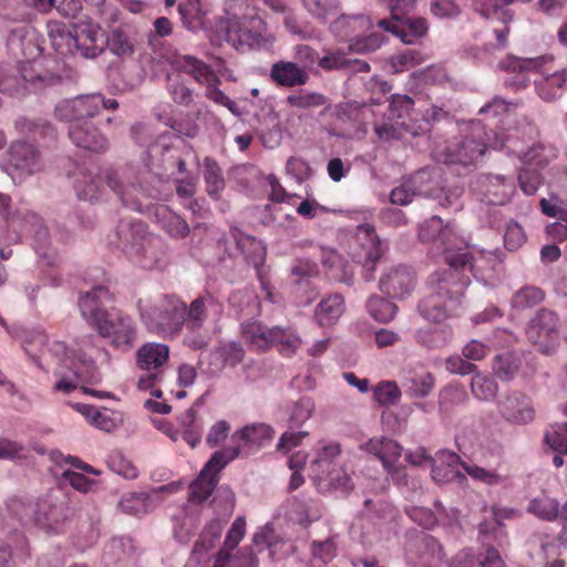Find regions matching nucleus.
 I'll return each instance as SVG.
<instances>
[{"label":"nucleus","instance_id":"8fccbe9b","mask_svg":"<svg viewBox=\"0 0 567 567\" xmlns=\"http://www.w3.org/2000/svg\"><path fill=\"white\" fill-rule=\"evenodd\" d=\"M315 402L309 396H302L287 406L289 427H300L313 414Z\"/></svg>","mask_w":567,"mask_h":567},{"label":"nucleus","instance_id":"6ab92c4d","mask_svg":"<svg viewBox=\"0 0 567 567\" xmlns=\"http://www.w3.org/2000/svg\"><path fill=\"white\" fill-rule=\"evenodd\" d=\"M102 94L81 95L71 100L61 101L55 106L59 118L72 123L87 122L86 118L96 115L102 106Z\"/></svg>","mask_w":567,"mask_h":567},{"label":"nucleus","instance_id":"a878e982","mask_svg":"<svg viewBox=\"0 0 567 567\" xmlns=\"http://www.w3.org/2000/svg\"><path fill=\"white\" fill-rule=\"evenodd\" d=\"M403 391L410 399L427 398L435 388V377L424 368L404 370L401 378Z\"/></svg>","mask_w":567,"mask_h":567},{"label":"nucleus","instance_id":"473e14b6","mask_svg":"<svg viewBox=\"0 0 567 567\" xmlns=\"http://www.w3.org/2000/svg\"><path fill=\"white\" fill-rule=\"evenodd\" d=\"M451 567H506L499 553L489 544L484 551L474 555L472 549L458 551L451 563Z\"/></svg>","mask_w":567,"mask_h":567},{"label":"nucleus","instance_id":"ea45409f","mask_svg":"<svg viewBox=\"0 0 567 567\" xmlns=\"http://www.w3.org/2000/svg\"><path fill=\"white\" fill-rule=\"evenodd\" d=\"M514 515L513 509L507 508H494L493 509V520L492 522H483L480 524V535L482 537V543H488L493 540L497 545H503V540L506 537L503 525L501 524L502 519L509 518Z\"/></svg>","mask_w":567,"mask_h":567},{"label":"nucleus","instance_id":"58836bf2","mask_svg":"<svg viewBox=\"0 0 567 567\" xmlns=\"http://www.w3.org/2000/svg\"><path fill=\"white\" fill-rule=\"evenodd\" d=\"M315 484L318 488L333 489L341 493H348L354 487L351 474L343 462L328 471L322 478L316 480Z\"/></svg>","mask_w":567,"mask_h":567},{"label":"nucleus","instance_id":"f8f14e48","mask_svg":"<svg viewBox=\"0 0 567 567\" xmlns=\"http://www.w3.org/2000/svg\"><path fill=\"white\" fill-rule=\"evenodd\" d=\"M239 445L216 451L207 461L196 481L190 485V499L203 502L208 498L218 482L216 474L220 472L230 461L239 456Z\"/></svg>","mask_w":567,"mask_h":567},{"label":"nucleus","instance_id":"4d7b16f0","mask_svg":"<svg viewBox=\"0 0 567 567\" xmlns=\"http://www.w3.org/2000/svg\"><path fill=\"white\" fill-rule=\"evenodd\" d=\"M402 390L395 381L383 380L373 389V398L380 405H396L400 402Z\"/></svg>","mask_w":567,"mask_h":567},{"label":"nucleus","instance_id":"e433bc0d","mask_svg":"<svg viewBox=\"0 0 567 567\" xmlns=\"http://www.w3.org/2000/svg\"><path fill=\"white\" fill-rule=\"evenodd\" d=\"M460 457L453 452L442 451L437 454L432 465V477L437 483H449L463 475L458 471L462 465Z\"/></svg>","mask_w":567,"mask_h":567},{"label":"nucleus","instance_id":"393cba45","mask_svg":"<svg viewBox=\"0 0 567 567\" xmlns=\"http://www.w3.org/2000/svg\"><path fill=\"white\" fill-rule=\"evenodd\" d=\"M527 511L545 520H554L559 517L563 523L559 539L567 544V502L560 507L555 498L542 495L529 502Z\"/></svg>","mask_w":567,"mask_h":567},{"label":"nucleus","instance_id":"f3484780","mask_svg":"<svg viewBox=\"0 0 567 567\" xmlns=\"http://www.w3.org/2000/svg\"><path fill=\"white\" fill-rule=\"evenodd\" d=\"M146 226L141 220L122 219L115 229V239L111 240L130 258H138L145 252Z\"/></svg>","mask_w":567,"mask_h":567},{"label":"nucleus","instance_id":"7c9ffc66","mask_svg":"<svg viewBox=\"0 0 567 567\" xmlns=\"http://www.w3.org/2000/svg\"><path fill=\"white\" fill-rule=\"evenodd\" d=\"M69 136L78 147L84 150L102 152L107 147L106 137L90 122L70 124Z\"/></svg>","mask_w":567,"mask_h":567},{"label":"nucleus","instance_id":"9d476101","mask_svg":"<svg viewBox=\"0 0 567 567\" xmlns=\"http://www.w3.org/2000/svg\"><path fill=\"white\" fill-rule=\"evenodd\" d=\"M372 27V21L363 14L339 16L331 24L330 30L340 39H350L349 50L354 53H369L382 45V38L378 34L355 37L357 32H363Z\"/></svg>","mask_w":567,"mask_h":567},{"label":"nucleus","instance_id":"f704fd0d","mask_svg":"<svg viewBox=\"0 0 567 567\" xmlns=\"http://www.w3.org/2000/svg\"><path fill=\"white\" fill-rule=\"evenodd\" d=\"M174 68L179 71L189 74L196 82L203 85L208 83L218 82L213 69L192 55H181L175 58L173 62Z\"/></svg>","mask_w":567,"mask_h":567},{"label":"nucleus","instance_id":"423d86ee","mask_svg":"<svg viewBox=\"0 0 567 567\" xmlns=\"http://www.w3.org/2000/svg\"><path fill=\"white\" fill-rule=\"evenodd\" d=\"M11 511L19 516L23 524L33 522L48 533L62 532L70 517L68 501L61 492L52 493L37 504L13 502Z\"/></svg>","mask_w":567,"mask_h":567},{"label":"nucleus","instance_id":"774afa93","mask_svg":"<svg viewBox=\"0 0 567 567\" xmlns=\"http://www.w3.org/2000/svg\"><path fill=\"white\" fill-rule=\"evenodd\" d=\"M545 442L559 454H567V422L558 424L545 434Z\"/></svg>","mask_w":567,"mask_h":567},{"label":"nucleus","instance_id":"2f4dec72","mask_svg":"<svg viewBox=\"0 0 567 567\" xmlns=\"http://www.w3.org/2000/svg\"><path fill=\"white\" fill-rule=\"evenodd\" d=\"M377 23L383 30L401 38V40L406 44L415 43L427 32V23L423 18L410 19L404 25L399 24L398 20H394L393 18L381 19Z\"/></svg>","mask_w":567,"mask_h":567},{"label":"nucleus","instance_id":"79ce46f5","mask_svg":"<svg viewBox=\"0 0 567 567\" xmlns=\"http://www.w3.org/2000/svg\"><path fill=\"white\" fill-rule=\"evenodd\" d=\"M271 426L265 423L246 425L233 434L234 440L244 442L250 446H261L274 436Z\"/></svg>","mask_w":567,"mask_h":567},{"label":"nucleus","instance_id":"4be33fe9","mask_svg":"<svg viewBox=\"0 0 567 567\" xmlns=\"http://www.w3.org/2000/svg\"><path fill=\"white\" fill-rule=\"evenodd\" d=\"M379 287L389 298L404 299L414 289V274L406 266L391 267L382 275Z\"/></svg>","mask_w":567,"mask_h":567},{"label":"nucleus","instance_id":"ddd939ff","mask_svg":"<svg viewBox=\"0 0 567 567\" xmlns=\"http://www.w3.org/2000/svg\"><path fill=\"white\" fill-rule=\"evenodd\" d=\"M526 336L544 354H553L560 344L558 316L548 309H540L530 320Z\"/></svg>","mask_w":567,"mask_h":567},{"label":"nucleus","instance_id":"20e7f679","mask_svg":"<svg viewBox=\"0 0 567 567\" xmlns=\"http://www.w3.org/2000/svg\"><path fill=\"white\" fill-rule=\"evenodd\" d=\"M137 310L147 331L175 338L184 329L185 302L176 295H158L140 299Z\"/></svg>","mask_w":567,"mask_h":567},{"label":"nucleus","instance_id":"6e6552de","mask_svg":"<svg viewBox=\"0 0 567 567\" xmlns=\"http://www.w3.org/2000/svg\"><path fill=\"white\" fill-rule=\"evenodd\" d=\"M218 30L236 50L260 49L275 41V37L267 31L266 23L257 17L227 18L219 22Z\"/></svg>","mask_w":567,"mask_h":567},{"label":"nucleus","instance_id":"69168bd1","mask_svg":"<svg viewBox=\"0 0 567 567\" xmlns=\"http://www.w3.org/2000/svg\"><path fill=\"white\" fill-rule=\"evenodd\" d=\"M48 34L51 40L52 47L63 53L64 50L70 49V42L73 34L66 29V27L60 22L52 21L48 23Z\"/></svg>","mask_w":567,"mask_h":567},{"label":"nucleus","instance_id":"c9c22d12","mask_svg":"<svg viewBox=\"0 0 567 567\" xmlns=\"http://www.w3.org/2000/svg\"><path fill=\"white\" fill-rule=\"evenodd\" d=\"M237 248L243 254L245 260L252 265L260 279L261 287L266 290L267 285L262 279L260 267L264 265L266 259V247L264 244L256 238L248 235H239L236 237Z\"/></svg>","mask_w":567,"mask_h":567},{"label":"nucleus","instance_id":"4468645a","mask_svg":"<svg viewBox=\"0 0 567 567\" xmlns=\"http://www.w3.org/2000/svg\"><path fill=\"white\" fill-rule=\"evenodd\" d=\"M10 197L0 193V221L7 220L13 228L19 227L21 233L32 236L35 240V250L39 255L48 257L47 252H41L49 241V233L40 216L32 212H21L9 219Z\"/></svg>","mask_w":567,"mask_h":567},{"label":"nucleus","instance_id":"09e8293b","mask_svg":"<svg viewBox=\"0 0 567 567\" xmlns=\"http://www.w3.org/2000/svg\"><path fill=\"white\" fill-rule=\"evenodd\" d=\"M454 330L450 324L420 330L417 332V341L430 349H440L451 342Z\"/></svg>","mask_w":567,"mask_h":567},{"label":"nucleus","instance_id":"1a4fd4ad","mask_svg":"<svg viewBox=\"0 0 567 567\" xmlns=\"http://www.w3.org/2000/svg\"><path fill=\"white\" fill-rule=\"evenodd\" d=\"M95 329L102 338L109 340L111 347L122 351H130L137 340L135 320L122 310L110 311L100 319Z\"/></svg>","mask_w":567,"mask_h":567},{"label":"nucleus","instance_id":"603ef678","mask_svg":"<svg viewBox=\"0 0 567 567\" xmlns=\"http://www.w3.org/2000/svg\"><path fill=\"white\" fill-rule=\"evenodd\" d=\"M467 394L464 386L447 384L439 393V409L443 414H449L454 406L465 403Z\"/></svg>","mask_w":567,"mask_h":567},{"label":"nucleus","instance_id":"de8ad7c7","mask_svg":"<svg viewBox=\"0 0 567 567\" xmlns=\"http://www.w3.org/2000/svg\"><path fill=\"white\" fill-rule=\"evenodd\" d=\"M462 467L474 481L487 486L502 485L507 480V476L499 471L498 466L486 468L477 464L462 463Z\"/></svg>","mask_w":567,"mask_h":567},{"label":"nucleus","instance_id":"338daca9","mask_svg":"<svg viewBox=\"0 0 567 567\" xmlns=\"http://www.w3.org/2000/svg\"><path fill=\"white\" fill-rule=\"evenodd\" d=\"M540 207L546 216L567 220V197L563 194H555L549 198H543Z\"/></svg>","mask_w":567,"mask_h":567},{"label":"nucleus","instance_id":"bb28decb","mask_svg":"<svg viewBox=\"0 0 567 567\" xmlns=\"http://www.w3.org/2000/svg\"><path fill=\"white\" fill-rule=\"evenodd\" d=\"M109 299V290L104 286H96L89 291L81 292L79 297V309L82 317L93 327L97 326L110 311L102 308L104 300Z\"/></svg>","mask_w":567,"mask_h":567},{"label":"nucleus","instance_id":"c756f323","mask_svg":"<svg viewBox=\"0 0 567 567\" xmlns=\"http://www.w3.org/2000/svg\"><path fill=\"white\" fill-rule=\"evenodd\" d=\"M539 65L540 59L508 58L504 62V68L508 72L505 85L514 90L526 87L529 83L528 74L536 71Z\"/></svg>","mask_w":567,"mask_h":567},{"label":"nucleus","instance_id":"cd10ccee","mask_svg":"<svg viewBox=\"0 0 567 567\" xmlns=\"http://www.w3.org/2000/svg\"><path fill=\"white\" fill-rule=\"evenodd\" d=\"M342 463L341 461V445L336 442H321L319 443L316 456L310 462V476L315 482L322 478L328 471Z\"/></svg>","mask_w":567,"mask_h":567},{"label":"nucleus","instance_id":"37998d69","mask_svg":"<svg viewBox=\"0 0 567 567\" xmlns=\"http://www.w3.org/2000/svg\"><path fill=\"white\" fill-rule=\"evenodd\" d=\"M118 508L127 515L143 516L151 512L154 505L147 493H128L120 499Z\"/></svg>","mask_w":567,"mask_h":567},{"label":"nucleus","instance_id":"aec40b11","mask_svg":"<svg viewBox=\"0 0 567 567\" xmlns=\"http://www.w3.org/2000/svg\"><path fill=\"white\" fill-rule=\"evenodd\" d=\"M358 240L361 241V251L357 255L358 262L362 264L365 280L373 278L374 265L382 257L383 248L375 229L370 224L358 227Z\"/></svg>","mask_w":567,"mask_h":567},{"label":"nucleus","instance_id":"4c0bfd02","mask_svg":"<svg viewBox=\"0 0 567 567\" xmlns=\"http://www.w3.org/2000/svg\"><path fill=\"white\" fill-rule=\"evenodd\" d=\"M344 312V300L341 295H330L316 307L315 318L319 326L334 324Z\"/></svg>","mask_w":567,"mask_h":567},{"label":"nucleus","instance_id":"dca6fc26","mask_svg":"<svg viewBox=\"0 0 567 567\" xmlns=\"http://www.w3.org/2000/svg\"><path fill=\"white\" fill-rule=\"evenodd\" d=\"M496 408L503 420L515 425L532 423L536 415L533 400L519 391L501 396L496 402Z\"/></svg>","mask_w":567,"mask_h":567},{"label":"nucleus","instance_id":"c85d7f7f","mask_svg":"<svg viewBox=\"0 0 567 567\" xmlns=\"http://www.w3.org/2000/svg\"><path fill=\"white\" fill-rule=\"evenodd\" d=\"M169 347L159 342H146L136 351V364L147 372L162 373L169 359Z\"/></svg>","mask_w":567,"mask_h":567},{"label":"nucleus","instance_id":"052dcab7","mask_svg":"<svg viewBox=\"0 0 567 567\" xmlns=\"http://www.w3.org/2000/svg\"><path fill=\"white\" fill-rule=\"evenodd\" d=\"M75 408L95 427L105 432L115 429V422L106 411H100L95 406L82 403L76 404Z\"/></svg>","mask_w":567,"mask_h":567},{"label":"nucleus","instance_id":"e2e57ef3","mask_svg":"<svg viewBox=\"0 0 567 567\" xmlns=\"http://www.w3.org/2000/svg\"><path fill=\"white\" fill-rule=\"evenodd\" d=\"M312 564L323 567L337 555V546L332 537L324 540H313L311 544Z\"/></svg>","mask_w":567,"mask_h":567},{"label":"nucleus","instance_id":"13d9d810","mask_svg":"<svg viewBox=\"0 0 567 567\" xmlns=\"http://www.w3.org/2000/svg\"><path fill=\"white\" fill-rule=\"evenodd\" d=\"M545 299V292L536 286H525L517 290L511 300L516 309H527L539 305Z\"/></svg>","mask_w":567,"mask_h":567},{"label":"nucleus","instance_id":"bf43d9fd","mask_svg":"<svg viewBox=\"0 0 567 567\" xmlns=\"http://www.w3.org/2000/svg\"><path fill=\"white\" fill-rule=\"evenodd\" d=\"M556 157L554 148L543 144L534 145L520 157L522 164L538 168L547 166Z\"/></svg>","mask_w":567,"mask_h":567},{"label":"nucleus","instance_id":"5701e85b","mask_svg":"<svg viewBox=\"0 0 567 567\" xmlns=\"http://www.w3.org/2000/svg\"><path fill=\"white\" fill-rule=\"evenodd\" d=\"M103 33L99 27H78L70 42L69 52H76L86 59H94L104 49Z\"/></svg>","mask_w":567,"mask_h":567},{"label":"nucleus","instance_id":"680f3d73","mask_svg":"<svg viewBox=\"0 0 567 567\" xmlns=\"http://www.w3.org/2000/svg\"><path fill=\"white\" fill-rule=\"evenodd\" d=\"M223 528L224 522L221 519H212L203 529L194 551L200 553L214 548L221 536Z\"/></svg>","mask_w":567,"mask_h":567},{"label":"nucleus","instance_id":"39448f33","mask_svg":"<svg viewBox=\"0 0 567 567\" xmlns=\"http://www.w3.org/2000/svg\"><path fill=\"white\" fill-rule=\"evenodd\" d=\"M509 140L511 135L501 138L497 133L492 140L480 121H471L461 126L458 136L446 146L443 154L444 161L451 164L473 165L487 148L502 150Z\"/></svg>","mask_w":567,"mask_h":567},{"label":"nucleus","instance_id":"0eeeda50","mask_svg":"<svg viewBox=\"0 0 567 567\" xmlns=\"http://www.w3.org/2000/svg\"><path fill=\"white\" fill-rule=\"evenodd\" d=\"M243 339L254 349L266 350L276 346L280 353L291 357L300 348L302 340L292 327H267L260 321L241 323Z\"/></svg>","mask_w":567,"mask_h":567},{"label":"nucleus","instance_id":"6e6d98bb","mask_svg":"<svg viewBox=\"0 0 567 567\" xmlns=\"http://www.w3.org/2000/svg\"><path fill=\"white\" fill-rule=\"evenodd\" d=\"M204 181L208 195L218 198L219 193L225 187V181L220 167L210 158L204 161Z\"/></svg>","mask_w":567,"mask_h":567},{"label":"nucleus","instance_id":"b1692460","mask_svg":"<svg viewBox=\"0 0 567 567\" xmlns=\"http://www.w3.org/2000/svg\"><path fill=\"white\" fill-rule=\"evenodd\" d=\"M482 200L489 205H504L515 193L513 181L501 175H486L478 179Z\"/></svg>","mask_w":567,"mask_h":567},{"label":"nucleus","instance_id":"9b49d317","mask_svg":"<svg viewBox=\"0 0 567 567\" xmlns=\"http://www.w3.org/2000/svg\"><path fill=\"white\" fill-rule=\"evenodd\" d=\"M130 172L128 178L122 182V189L127 192L131 196H136L140 189V185L136 184L137 177L131 168H122V169H106L102 173L101 176H96L94 173L83 169L79 172V176L76 177L74 188L76 195L80 199L97 203L104 198V187L102 185V181L112 189L106 181V174L109 173H123Z\"/></svg>","mask_w":567,"mask_h":567},{"label":"nucleus","instance_id":"a19ab883","mask_svg":"<svg viewBox=\"0 0 567 567\" xmlns=\"http://www.w3.org/2000/svg\"><path fill=\"white\" fill-rule=\"evenodd\" d=\"M565 83L564 74H560L559 71L551 74H540L534 80L537 94L546 102L560 97Z\"/></svg>","mask_w":567,"mask_h":567},{"label":"nucleus","instance_id":"f257e3e1","mask_svg":"<svg viewBox=\"0 0 567 567\" xmlns=\"http://www.w3.org/2000/svg\"><path fill=\"white\" fill-rule=\"evenodd\" d=\"M444 259L449 268L431 275L429 293L419 303L420 315L432 323H441L450 317L457 316L468 285V278L460 271V268L468 265L470 270L477 276V272L485 270L486 262L495 261L491 252H481L478 257L470 258L466 248L453 250L447 246L444 248Z\"/></svg>","mask_w":567,"mask_h":567},{"label":"nucleus","instance_id":"f03ea898","mask_svg":"<svg viewBox=\"0 0 567 567\" xmlns=\"http://www.w3.org/2000/svg\"><path fill=\"white\" fill-rule=\"evenodd\" d=\"M25 352L34 360H39L42 368L43 361H55L54 374L59 378L54 389L60 392L70 393L80 384H97L102 375L95 367L94 361L85 354L70 352L64 342L50 341L45 333L35 332L24 344Z\"/></svg>","mask_w":567,"mask_h":567},{"label":"nucleus","instance_id":"864d4df0","mask_svg":"<svg viewBox=\"0 0 567 567\" xmlns=\"http://www.w3.org/2000/svg\"><path fill=\"white\" fill-rule=\"evenodd\" d=\"M370 316L379 322L391 321L398 311V307L390 300L379 296H372L367 302Z\"/></svg>","mask_w":567,"mask_h":567},{"label":"nucleus","instance_id":"7ed1b4c3","mask_svg":"<svg viewBox=\"0 0 567 567\" xmlns=\"http://www.w3.org/2000/svg\"><path fill=\"white\" fill-rule=\"evenodd\" d=\"M130 172L109 173L106 181L123 206L138 213H146L172 237L184 238L189 233L188 224L166 205H152L150 199L163 200L167 198L165 183L153 177L148 186L140 185L136 196H131L122 189V182L127 179Z\"/></svg>","mask_w":567,"mask_h":567},{"label":"nucleus","instance_id":"72a5a7b5","mask_svg":"<svg viewBox=\"0 0 567 567\" xmlns=\"http://www.w3.org/2000/svg\"><path fill=\"white\" fill-rule=\"evenodd\" d=\"M270 78L278 85L293 87L305 85L309 75L298 63L291 61H278L271 65Z\"/></svg>","mask_w":567,"mask_h":567},{"label":"nucleus","instance_id":"c03bdc74","mask_svg":"<svg viewBox=\"0 0 567 567\" xmlns=\"http://www.w3.org/2000/svg\"><path fill=\"white\" fill-rule=\"evenodd\" d=\"M452 235V229L444 226L439 216H432L421 224L419 229V236L423 241H440L443 246H446Z\"/></svg>","mask_w":567,"mask_h":567},{"label":"nucleus","instance_id":"49530a36","mask_svg":"<svg viewBox=\"0 0 567 567\" xmlns=\"http://www.w3.org/2000/svg\"><path fill=\"white\" fill-rule=\"evenodd\" d=\"M213 354L221 361L223 367L235 368L243 362L245 349L239 341H220L213 350Z\"/></svg>","mask_w":567,"mask_h":567},{"label":"nucleus","instance_id":"a211bd4d","mask_svg":"<svg viewBox=\"0 0 567 567\" xmlns=\"http://www.w3.org/2000/svg\"><path fill=\"white\" fill-rule=\"evenodd\" d=\"M362 449L381 460L392 481L398 484L406 482L404 470L396 465L402 454V447L395 441L385 437L371 439L362 445Z\"/></svg>","mask_w":567,"mask_h":567},{"label":"nucleus","instance_id":"a18cd8bd","mask_svg":"<svg viewBox=\"0 0 567 567\" xmlns=\"http://www.w3.org/2000/svg\"><path fill=\"white\" fill-rule=\"evenodd\" d=\"M520 364V357L517 353L505 351L494 358L493 371L498 379L509 381L518 373Z\"/></svg>","mask_w":567,"mask_h":567},{"label":"nucleus","instance_id":"0e129e2a","mask_svg":"<svg viewBox=\"0 0 567 567\" xmlns=\"http://www.w3.org/2000/svg\"><path fill=\"white\" fill-rule=\"evenodd\" d=\"M287 103L292 107L312 109L326 104V97L318 92L299 91L287 96Z\"/></svg>","mask_w":567,"mask_h":567},{"label":"nucleus","instance_id":"3c124183","mask_svg":"<svg viewBox=\"0 0 567 567\" xmlns=\"http://www.w3.org/2000/svg\"><path fill=\"white\" fill-rule=\"evenodd\" d=\"M214 303L212 298L197 297L189 306L185 303L184 327L204 326L208 318V307Z\"/></svg>","mask_w":567,"mask_h":567},{"label":"nucleus","instance_id":"2eb2a0df","mask_svg":"<svg viewBox=\"0 0 567 567\" xmlns=\"http://www.w3.org/2000/svg\"><path fill=\"white\" fill-rule=\"evenodd\" d=\"M8 155L9 174L13 181L21 182L42 169L40 153L33 144L24 141L13 142Z\"/></svg>","mask_w":567,"mask_h":567},{"label":"nucleus","instance_id":"412c9836","mask_svg":"<svg viewBox=\"0 0 567 567\" xmlns=\"http://www.w3.org/2000/svg\"><path fill=\"white\" fill-rule=\"evenodd\" d=\"M7 49L19 63L30 61L41 54L34 30L29 25H19L10 31Z\"/></svg>","mask_w":567,"mask_h":567},{"label":"nucleus","instance_id":"5fc2aeb1","mask_svg":"<svg viewBox=\"0 0 567 567\" xmlns=\"http://www.w3.org/2000/svg\"><path fill=\"white\" fill-rule=\"evenodd\" d=\"M471 391L477 400L491 401L496 396L498 385L493 378L475 372L471 381Z\"/></svg>","mask_w":567,"mask_h":567}]
</instances>
